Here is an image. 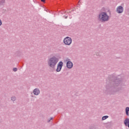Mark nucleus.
I'll use <instances>...</instances> for the list:
<instances>
[{"label": "nucleus", "mask_w": 129, "mask_h": 129, "mask_svg": "<svg viewBox=\"0 0 129 129\" xmlns=\"http://www.w3.org/2000/svg\"><path fill=\"white\" fill-rule=\"evenodd\" d=\"M53 119V117H51L50 119H48L47 122H50Z\"/></svg>", "instance_id": "15"}, {"label": "nucleus", "mask_w": 129, "mask_h": 129, "mask_svg": "<svg viewBox=\"0 0 129 129\" xmlns=\"http://www.w3.org/2000/svg\"><path fill=\"white\" fill-rule=\"evenodd\" d=\"M6 0H0V6H5Z\"/></svg>", "instance_id": "11"}, {"label": "nucleus", "mask_w": 129, "mask_h": 129, "mask_svg": "<svg viewBox=\"0 0 129 129\" xmlns=\"http://www.w3.org/2000/svg\"><path fill=\"white\" fill-rule=\"evenodd\" d=\"M13 71H14V72H17L18 71V69L17 68H14Z\"/></svg>", "instance_id": "14"}, {"label": "nucleus", "mask_w": 129, "mask_h": 129, "mask_svg": "<svg viewBox=\"0 0 129 129\" xmlns=\"http://www.w3.org/2000/svg\"><path fill=\"white\" fill-rule=\"evenodd\" d=\"M69 13H71V12L69 11Z\"/></svg>", "instance_id": "22"}, {"label": "nucleus", "mask_w": 129, "mask_h": 129, "mask_svg": "<svg viewBox=\"0 0 129 129\" xmlns=\"http://www.w3.org/2000/svg\"><path fill=\"white\" fill-rule=\"evenodd\" d=\"M63 63L62 61H59L57 63L56 72H60V71H61V70H62V67H63Z\"/></svg>", "instance_id": "5"}, {"label": "nucleus", "mask_w": 129, "mask_h": 129, "mask_svg": "<svg viewBox=\"0 0 129 129\" xmlns=\"http://www.w3.org/2000/svg\"><path fill=\"white\" fill-rule=\"evenodd\" d=\"M120 78V76H118L117 77L115 76L111 77L109 80V82H106L105 93L112 95L115 94L116 92L122 90V87L115 88V86H119L121 84V80Z\"/></svg>", "instance_id": "1"}, {"label": "nucleus", "mask_w": 129, "mask_h": 129, "mask_svg": "<svg viewBox=\"0 0 129 129\" xmlns=\"http://www.w3.org/2000/svg\"><path fill=\"white\" fill-rule=\"evenodd\" d=\"M108 118V116L107 115H105V116H103L102 117V120H105V119Z\"/></svg>", "instance_id": "13"}, {"label": "nucleus", "mask_w": 129, "mask_h": 129, "mask_svg": "<svg viewBox=\"0 0 129 129\" xmlns=\"http://www.w3.org/2000/svg\"><path fill=\"white\" fill-rule=\"evenodd\" d=\"M11 100L12 101H16L17 100V97L15 96H12L11 97Z\"/></svg>", "instance_id": "12"}, {"label": "nucleus", "mask_w": 129, "mask_h": 129, "mask_svg": "<svg viewBox=\"0 0 129 129\" xmlns=\"http://www.w3.org/2000/svg\"><path fill=\"white\" fill-rule=\"evenodd\" d=\"M110 17L105 12H102L99 14L98 16V20L101 23H105L109 21Z\"/></svg>", "instance_id": "3"}, {"label": "nucleus", "mask_w": 129, "mask_h": 129, "mask_svg": "<svg viewBox=\"0 0 129 129\" xmlns=\"http://www.w3.org/2000/svg\"><path fill=\"white\" fill-rule=\"evenodd\" d=\"M80 3V1H79V3Z\"/></svg>", "instance_id": "21"}, {"label": "nucleus", "mask_w": 129, "mask_h": 129, "mask_svg": "<svg viewBox=\"0 0 129 129\" xmlns=\"http://www.w3.org/2000/svg\"><path fill=\"white\" fill-rule=\"evenodd\" d=\"M63 18H64L65 19H67L68 18V15H67V16H63Z\"/></svg>", "instance_id": "16"}, {"label": "nucleus", "mask_w": 129, "mask_h": 129, "mask_svg": "<svg viewBox=\"0 0 129 129\" xmlns=\"http://www.w3.org/2000/svg\"><path fill=\"white\" fill-rule=\"evenodd\" d=\"M67 61H68L67 62V68H68L69 69H71V68H72V67H73V63L71 61H70V59H67Z\"/></svg>", "instance_id": "7"}, {"label": "nucleus", "mask_w": 129, "mask_h": 129, "mask_svg": "<svg viewBox=\"0 0 129 129\" xmlns=\"http://www.w3.org/2000/svg\"><path fill=\"white\" fill-rule=\"evenodd\" d=\"M59 61V58L57 57L53 56L49 58L47 60V64L50 68L54 69L56 67L57 63Z\"/></svg>", "instance_id": "2"}, {"label": "nucleus", "mask_w": 129, "mask_h": 129, "mask_svg": "<svg viewBox=\"0 0 129 129\" xmlns=\"http://www.w3.org/2000/svg\"><path fill=\"white\" fill-rule=\"evenodd\" d=\"M41 91H40V89L39 88H35L33 91V93L34 95L38 96L40 94Z\"/></svg>", "instance_id": "8"}, {"label": "nucleus", "mask_w": 129, "mask_h": 129, "mask_svg": "<svg viewBox=\"0 0 129 129\" xmlns=\"http://www.w3.org/2000/svg\"><path fill=\"white\" fill-rule=\"evenodd\" d=\"M125 126H127L129 128V118H126L123 121Z\"/></svg>", "instance_id": "9"}, {"label": "nucleus", "mask_w": 129, "mask_h": 129, "mask_svg": "<svg viewBox=\"0 0 129 129\" xmlns=\"http://www.w3.org/2000/svg\"><path fill=\"white\" fill-rule=\"evenodd\" d=\"M108 12H109V10H108Z\"/></svg>", "instance_id": "23"}, {"label": "nucleus", "mask_w": 129, "mask_h": 129, "mask_svg": "<svg viewBox=\"0 0 129 129\" xmlns=\"http://www.w3.org/2000/svg\"><path fill=\"white\" fill-rule=\"evenodd\" d=\"M96 55H97V56H98V54L97 53V54H96Z\"/></svg>", "instance_id": "20"}, {"label": "nucleus", "mask_w": 129, "mask_h": 129, "mask_svg": "<svg viewBox=\"0 0 129 129\" xmlns=\"http://www.w3.org/2000/svg\"><path fill=\"white\" fill-rule=\"evenodd\" d=\"M3 25V22H2V20L0 19V27Z\"/></svg>", "instance_id": "17"}, {"label": "nucleus", "mask_w": 129, "mask_h": 129, "mask_svg": "<svg viewBox=\"0 0 129 129\" xmlns=\"http://www.w3.org/2000/svg\"><path fill=\"white\" fill-rule=\"evenodd\" d=\"M128 11H129V9H128Z\"/></svg>", "instance_id": "24"}, {"label": "nucleus", "mask_w": 129, "mask_h": 129, "mask_svg": "<svg viewBox=\"0 0 129 129\" xmlns=\"http://www.w3.org/2000/svg\"><path fill=\"white\" fill-rule=\"evenodd\" d=\"M63 42L64 45H66L67 46H70V45L72 44V38L68 36L66 37L63 39Z\"/></svg>", "instance_id": "4"}, {"label": "nucleus", "mask_w": 129, "mask_h": 129, "mask_svg": "<svg viewBox=\"0 0 129 129\" xmlns=\"http://www.w3.org/2000/svg\"><path fill=\"white\" fill-rule=\"evenodd\" d=\"M117 14H122L123 13V7L121 6H118L116 9Z\"/></svg>", "instance_id": "6"}, {"label": "nucleus", "mask_w": 129, "mask_h": 129, "mask_svg": "<svg viewBox=\"0 0 129 129\" xmlns=\"http://www.w3.org/2000/svg\"><path fill=\"white\" fill-rule=\"evenodd\" d=\"M125 113H126V115H127V116H129V107H126L125 108Z\"/></svg>", "instance_id": "10"}, {"label": "nucleus", "mask_w": 129, "mask_h": 129, "mask_svg": "<svg viewBox=\"0 0 129 129\" xmlns=\"http://www.w3.org/2000/svg\"><path fill=\"white\" fill-rule=\"evenodd\" d=\"M45 0H41V1L42 3H45Z\"/></svg>", "instance_id": "18"}, {"label": "nucleus", "mask_w": 129, "mask_h": 129, "mask_svg": "<svg viewBox=\"0 0 129 129\" xmlns=\"http://www.w3.org/2000/svg\"><path fill=\"white\" fill-rule=\"evenodd\" d=\"M31 97H34V96L32 95V96H31Z\"/></svg>", "instance_id": "19"}]
</instances>
